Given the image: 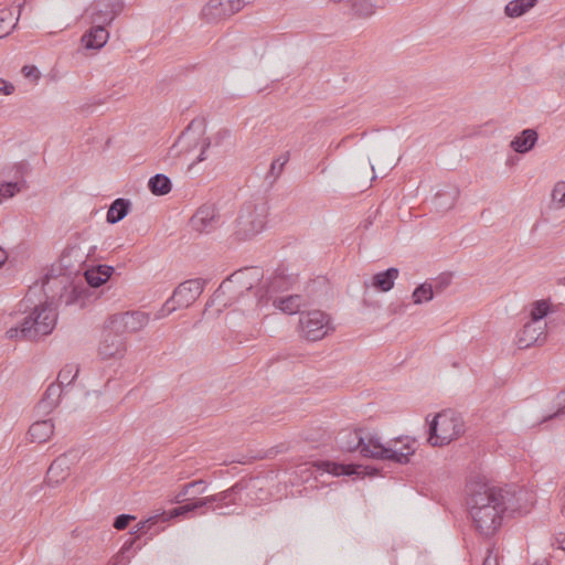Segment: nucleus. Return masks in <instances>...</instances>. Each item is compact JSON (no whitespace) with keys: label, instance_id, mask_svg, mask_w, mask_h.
<instances>
[{"label":"nucleus","instance_id":"1","mask_svg":"<svg viewBox=\"0 0 565 565\" xmlns=\"http://www.w3.org/2000/svg\"><path fill=\"white\" fill-rule=\"evenodd\" d=\"M467 509L472 527L484 537H491L502 526L505 512V492L487 483H471Z\"/></svg>","mask_w":565,"mask_h":565},{"label":"nucleus","instance_id":"2","mask_svg":"<svg viewBox=\"0 0 565 565\" xmlns=\"http://www.w3.org/2000/svg\"><path fill=\"white\" fill-rule=\"evenodd\" d=\"M245 295L256 298V308L263 309L268 305V287L263 281V269L258 267H245L227 277L214 292L212 305L232 306L238 302Z\"/></svg>","mask_w":565,"mask_h":565},{"label":"nucleus","instance_id":"3","mask_svg":"<svg viewBox=\"0 0 565 565\" xmlns=\"http://www.w3.org/2000/svg\"><path fill=\"white\" fill-rule=\"evenodd\" d=\"M231 138V132L226 129H218L210 136L204 135V120L194 119L190 121L189 128L179 137L175 148L190 152L192 148L200 149V154L195 157V162H202L206 159V151L210 148H222Z\"/></svg>","mask_w":565,"mask_h":565},{"label":"nucleus","instance_id":"4","mask_svg":"<svg viewBox=\"0 0 565 565\" xmlns=\"http://www.w3.org/2000/svg\"><path fill=\"white\" fill-rule=\"evenodd\" d=\"M353 437L354 445H345L348 451L359 450L362 456L367 458L391 461L397 465H406L408 462V451L395 452L394 449H386V443L382 441L381 436L375 431L355 430L349 434Z\"/></svg>","mask_w":565,"mask_h":565},{"label":"nucleus","instance_id":"5","mask_svg":"<svg viewBox=\"0 0 565 565\" xmlns=\"http://www.w3.org/2000/svg\"><path fill=\"white\" fill-rule=\"evenodd\" d=\"M465 433L461 415L452 409H444L428 419V444L444 447L459 439Z\"/></svg>","mask_w":565,"mask_h":565},{"label":"nucleus","instance_id":"6","mask_svg":"<svg viewBox=\"0 0 565 565\" xmlns=\"http://www.w3.org/2000/svg\"><path fill=\"white\" fill-rule=\"evenodd\" d=\"M266 217H268V206L265 203H248L241 207L237 220L233 224V239L245 243L260 235L266 226Z\"/></svg>","mask_w":565,"mask_h":565},{"label":"nucleus","instance_id":"7","mask_svg":"<svg viewBox=\"0 0 565 565\" xmlns=\"http://www.w3.org/2000/svg\"><path fill=\"white\" fill-rule=\"evenodd\" d=\"M202 288H204V281L200 278L184 280L181 285L177 286L170 299L158 310L154 319L160 320L177 310L190 308L201 297Z\"/></svg>","mask_w":565,"mask_h":565},{"label":"nucleus","instance_id":"8","mask_svg":"<svg viewBox=\"0 0 565 565\" xmlns=\"http://www.w3.org/2000/svg\"><path fill=\"white\" fill-rule=\"evenodd\" d=\"M333 331L332 320L324 311L313 309L300 312L299 334L307 341L318 342Z\"/></svg>","mask_w":565,"mask_h":565},{"label":"nucleus","instance_id":"9","mask_svg":"<svg viewBox=\"0 0 565 565\" xmlns=\"http://www.w3.org/2000/svg\"><path fill=\"white\" fill-rule=\"evenodd\" d=\"M42 288H44V294H46L47 299H50V302L46 301L44 305H53L54 300L60 299L65 306H83L85 289L70 282L66 276L47 278Z\"/></svg>","mask_w":565,"mask_h":565},{"label":"nucleus","instance_id":"10","mask_svg":"<svg viewBox=\"0 0 565 565\" xmlns=\"http://www.w3.org/2000/svg\"><path fill=\"white\" fill-rule=\"evenodd\" d=\"M149 320L147 312L126 311L116 313L106 320L102 332L116 335L137 333L147 327Z\"/></svg>","mask_w":565,"mask_h":565},{"label":"nucleus","instance_id":"11","mask_svg":"<svg viewBox=\"0 0 565 565\" xmlns=\"http://www.w3.org/2000/svg\"><path fill=\"white\" fill-rule=\"evenodd\" d=\"M56 323V312L50 303H41L29 312V316L23 318L20 326L23 327V332H52Z\"/></svg>","mask_w":565,"mask_h":565},{"label":"nucleus","instance_id":"12","mask_svg":"<svg viewBox=\"0 0 565 565\" xmlns=\"http://www.w3.org/2000/svg\"><path fill=\"white\" fill-rule=\"evenodd\" d=\"M246 6L244 0H209L201 8V19L207 23H216L238 13Z\"/></svg>","mask_w":565,"mask_h":565},{"label":"nucleus","instance_id":"13","mask_svg":"<svg viewBox=\"0 0 565 565\" xmlns=\"http://www.w3.org/2000/svg\"><path fill=\"white\" fill-rule=\"evenodd\" d=\"M547 324L545 322H525L522 329L516 333L518 349L525 350L533 345H542L545 342V330Z\"/></svg>","mask_w":565,"mask_h":565},{"label":"nucleus","instance_id":"14","mask_svg":"<svg viewBox=\"0 0 565 565\" xmlns=\"http://www.w3.org/2000/svg\"><path fill=\"white\" fill-rule=\"evenodd\" d=\"M216 218L217 213H215L214 206L203 205L200 206V209L195 211L194 216L190 218V226H192L195 233H210L214 230Z\"/></svg>","mask_w":565,"mask_h":565},{"label":"nucleus","instance_id":"15","mask_svg":"<svg viewBox=\"0 0 565 565\" xmlns=\"http://www.w3.org/2000/svg\"><path fill=\"white\" fill-rule=\"evenodd\" d=\"M122 334L102 332L100 344H98V354L104 360L116 359L124 353Z\"/></svg>","mask_w":565,"mask_h":565},{"label":"nucleus","instance_id":"16","mask_svg":"<svg viewBox=\"0 0 565 565\" xmlns=\"http://www.w3.org/2000/svg\"><path fill=\"white\" fill-rule=\"evenodd\" d=\"M122 10L119 2L105 1L96 6L95 11L90 13V23L95 25H109Z\"/></svg>","mask_w":565,"mask_h":565},{"label":"nucleus","instance_id":"17","mask_svg":"<svg viewBox=\"0 0 565 565\" xmlns=\"http://www.w3.org/2000/svg\"><path fill=\"white\" fill-rule=\"evenodd\" d=\"M70 466H72V461H70L66 455L55 458L50 468H47V483L56 487L65 481L67 476H70Z\"/></svg>","mask_w":565,"mask_h":565},{"label":"nucleus","instance_id":"18","mask_svg":"<svg viewBox=\"0 0 565 565\" xmlns=\"http://www.w3.org/2000/svg\"><path fill=\"white\" fill-rule=\"evenodd\" d=\"M399 271L395 267L380 271L370 278V281L364 282V287L373 288L376 291L387 292L394 288V281L397 279Z\"/></svg>","mask_w":565,"mask_h":565},{"label":"nucleus","instance_id":"19","mask_svg":"<svg viewBox=\"0 0 565 565\" xmlns=\"http://www.w3.org/2000/svg\"><path fill=\"white\" fill-rule=\"evenodd\" d=\"M105 24H95L89 31L85 32L82 36V43H84L87 50H102L103 46L109 40V32L104 28Z\"/></svg>","mask_w":565,"mask_h":565},{"label":"nucleus","instance_id":"20","mask_svg":"<svg viewBox=\"0 0 565 565\" xmlns=\"http://www.w3.org/2000/svg\"><path fill=\"white\" fill-rule=\"evenodd\" d=\"M535 142H537V132L533 129H523L514 139L510 140V149L519 154H524L534 149Z\"/></svg>","mask_w":565,"mask_h":565},{"label":"nucleus","instance_id":"21","mask_svg":"<svg viewBox=\"0 0 565 565\" xmlns=\"http://www.w3.org/2000/svg\"><path fill=\"white\" fill-rule=\"evenodd\" d=\"M54 425L50 419L36 420L29 426V440L33 444H44L53 436Z\"/></svg>","mask_w":565,"mask_h":565},{"label":"nucleus","instance_id":"22","mask_svg":"<svg viewBox=\"0 0 565 565\" xmlns=\"http://www.w3.org/2000/svg\"><path fill=\"white\" fill-rule=\"evenodd\" d=\"M270 299H273V307L286 316H294L303 307V300L299 295L276 298L269 296Z\"/></svg>","mask_w":565,"mask_h":565},{"label":"nucleus","instance_id":"23","mask_svg":"<svg viewBox=\"0 0 565 565\" xmlns=\"http://www.w3.org/2000/svg\"><path fill=\"white\" fill-rule=\"evenodd\" d=\"M267 50L268 44L262 39H250L243 44L246 61L252 64L263 61Z\"/></svg>","mask_w":565,"mask_h":565},{"label":"nucleus","instance_id":"24","mask_svg":"<svg viewBox=\"0 0 565 565\" xmlns=\"http://www.w3.org/2000/svg\"><path fill=\"white\" fill-rule=\"evenodd\" d=\"M113 274V267L108 265H98L95 268H90L85 270V281H87V285L92 288H98L103 284H105L110 275Z\"/></svg>","mask_w":565,"mask_h":565},{"label":"nucleus","instance_id":"25","mask_svg":"<svg viewBox=\"0 0 565 565\" xmlns=\"http://www.w3.org/2000/svg\"><path fill=\"white\" fill-rule=\"evenodd\" d=\"M21 4L0 10V39L8 36L15 28Z\"/></svg>","mask_w":565,"mask_h":565},{"label":"nucleus","instance_id":"26","mask_svg":"<svg viewBox=\"0 0 565 565\" xmlns=\"http://www.w3.org/2000/svg\"><path fill=\"white\" fill-rule=\"evenodd\" d=\"M551 313V302L546 299L534 300L529 306V321L527 323H545L543 319Z\"/></svg>","mask_w":565,"mask_h":565},{"label":"nucleus","instance_id":"27","mask_svg":"<svg viewBox=\"0 0 565 565\" xmlns=\"http://www.w3.org/2000/svg\"><path fill=\"white\" fill-rule=\"evenodd\" d=\"M535 0H511L504 6V15L509 19L523 17L529 10L534 8Z\"/></svg>","mask_w":565,"mask_h":565},{"label":"nucleus","instance_id":"28","mask_svg":"<svg viewBox=\"0 0 565 565\" xmlns=\"http://www.w3.org/2000/svg\"><path fill=\"white\" fill-rule=\"evenodd\" d=\"M129 201L126 199H115L114 203L109 205L108 214H106V221L108 224L114 225L121 222L122 218L128 215Z\"/></svg>","mask_w":565,"mask_h":565},{"label":"nucleus","instance_id":"29","mask_svg":"<svg viewBox=\"0 0 565 565\" xmlns=\"http://www.w3.org/2000/svg\"><path fill=\"white\" fill-rule=\"evenodd\" d=\"M316 467L333 477L352 476L354 473V468L351 465H339L332 461H318Z\"/></svg>","mask_w":565,"mask_h":565},{"label":"nucleus","instance_id":"30","mask_svg":"<svg viewBox=\"0 0 565 565\" xmlns=\"http://www.w3.org/2000/svg\"><path fill=\"white\" fill-rule=\"evenodd\" d=\"M149 191L156 196L166 195L171 192V180L162 173H157L149 179Z\"/></svg>","mask_w":565,"mask_h":565},{"label":"nucleus","instance_id":"31","mask_svg":"<svg viewBox=\"0 0 565 565\" xmlns=\"http://www.w3.org/2000/svg\"><path fill=\"white\" fill-rule=\"evenodd\" d=\"M61 396V385L52 384L47 386L46 393H44V398L40 401L39 408L44 412H50L53 407L58 404V397Z\"/></svg>","mask_w":565,"mask_h":565},{"label":"nucleus","instance_id":"32","mask_svg":"<svg viewBox=\"0 0 565 565\" xmlns=\"http://www.w3.org/2000/svg\"><path fill=\"white\" fill-rule=\"evenodd\" d=\"M50 333L51 332H39V331H33L31 333H26L23 331V326H13V327H10L9 330H7V333H4V335H7V339H9V340H20V339L34 340L39 337H44Z\"/></svg>","mask_w":565,"mask_h":565},{"label":"nucleus","instance_id":"33","mask_svg":"<svg viewBox=\"0 0 565 565\" xmlns=\"http://www.w3.org/2000/svg\"><path fill=\"white\" fill-rule=\"evenodd\" d=\"M83 241L77 239L76 243L72 244L71 246L66 247L65 249V256L66 257H74L76 259L77 264H83L88 257V253L90 252L92 247H82Z\"/></svg>","mask_w":565,"mask_h":565},{"label":"nucleus","instance_id":"34","mask_svg":"<svg viewBox=\"0 0 565 565\" xmlns=\"http://www.w3.org/2000/svg\"><path fill=\"white\" fill-rule=\"evenodd\" d=\"M386 449H393L396 451V454L403 452L405 454L406 450H409V457L414 455V441H412L407 437H397L394 439H391L386 441Z\"/></svg>","mask_w":565,"mask_h":565},{"label":"nucleus","instance_id":"35","mask_svg":"<svg viewBox=\"0 0 565 565\" xmlns=\"http://www.w3.org/2000/svg\"><path fill=\"white\" fill-rule=\"evenodd\" d=\"M411 299H413V305H422L424 302H429L433 299V287L428 282H424L417 287V289L413 290L411 294Z\"/></svg>","mask_w":565,"mask_h":565},{"label":"nucleus","instance_id":"36","mask_svg":"<svg viewBox=\"0 0 565 565\" xmlns=\"http://www.w3.org/2000/svg\"><path fill=\"white\" fill-rule=\"evenodd\" d=\"M375 3L371 0H356L355 3H353V14H355L356 18H371L375 14Z\"/></svg>","mask_w":565,"mask_h":565},{"label":"nucleus","instance_id":"37","mask_svg":"<svg viewBox=\"0 0 565 565\" xmlns=\"http://www.w3.org/2000/svg\"><path fill=\"white\" fill-rule=\"evenodd\" d=\"M78 367L76 364H67L63 370L60 371V375H57V382H60V386L71 385L72 382L77 377Z\"/></svg>","mask_w":565,"mask_h":565},{"label":"nucleus","instance_id":"38","mask_svg":"<svg viewBox=\"0 0 565 565\" xmlns=\"http://www.w3.org/2000/svg\"><path fill=\"white\" fill-rule=\"evenodd\" d=\"M353 178L356 180H369L373 181L375 179V174H373V163L370 161L361 163V166L355 167L353 169Z\"/></svg>","mask_w":565,"mask_h":565},{"label":"nucleus","instance_id":"39","mask_svg":"<svg viewBox=\"0 0 565 565\" xmlns=\"http://www.w3.org/2000/svg\"><path fill=\"white\" fill-rule=\"evenodd\" d=\"M552 202H554L557 207L563 209L565 206V182L557 181L554 184V189H552Z\"/></svg>","mask_w":565,"mask_h":565},{"label":"nucleus","instance_id":"40","mask_svg":"<svg viewBox=\"0 0 565 565\" xmlns=\"http://www.w3.org/2000/svg\"><path fill=\"white\" fill-rule=\"evenodd\" d=\"M19 191H21V188H19L18 183L9 182V183L1 184L0 185V202H2V200H8V199L14 196L17 193H19Z\"/></svg>","mask_w":565,"mask_h":565},{"label":"nucleus","instance_id":"41","mask_svg":"<svg viewBox=\"0 0 565 565\" xmlns=\"http://www.w3.org/2000/svg\"><path fill=\"white\" fill-rule=\"evenodd\" d=\"M195 509L193 508H190V507H186V505H182V507H179V508H175L173 510L170 511V513L166 514V513H162L160 515H157L158 519L162 518L163 521H169L170 519L172 518H178V516H182V515H185L192 511H194Z\"/></svg>","mask_w":565,"mask_h":565},{"label":"nucleus","instance_id":"42","mask_svg":"<svg viewBox=\"0 0 565 565\" xmlns=\"http://www.w3.org/2000/svg\"><path fill=\"white\" fill-rule=\"evenodd\" d=\"M202 486V480H196L190 483H186L183 486V490L181 492L177 493L175 499H173V503L181 504L184 502V498L190 493V489H194Z\"/></svg>","mask_w":565,"mask_h":565},{"label":"nucleus","instance_id":"43","mask_svg":"<svg viewBox=\"0 0 565 565\" xmlns=\"http://www.w3.org/2000/svg\"><path fill=\"white\" fill-rule=\"evenodd\" d=\"M135 516L130 514H121L117 518H115L114 527L117 531H122L128 526V523L134 521Z\"/></svg>","mask_w":565,"mask_h":565},{"label":"nucleus","instance_id":"44","mask_svg":"<svg viewBox=\"0 0 565 565\" xmlns=\"http://www.w3.org/2000/svg\"><path fill=\"white\" fill-rule=\"evenodd\" d=\"M230 493H231V490H226V491L218 492L215 494H210V495L203 498V500L211 502L213 504L217 503L218 505H222L225 502L226 498H228Z\"/></svg>","mask_w":565,"mask_h":565},{"label":"nucleus","instance_id":"45","mask_svg":"<svg viewBox=\"0 0 565 565\" xmlns=\"http://www.w3.org/2000/svg\"><path fill=\"white\" fill-rule=\"evenodd\" d=\"M557 399H559V406H561L559 409L555 411L554 414L542 416V419L539 422L543 423L545 420H548L551 418H554V417L565 414V392L561 393V395H559V397H557Z\"/></svg>","mask_w":565,"mask_h":565},{"label":"nucleus","instance_id":"46","mask_svg":"<svg viewBox=\"0 0 565 565\" xmlns=\"http://www.w3.org/2000/svg\"><path fill=\"white\" fill-rule=\"evenodd\" d=\"M285 163H287V156H282L273 161V163H270V173L276 175L281 173V169L285 166Z\"/></svg>","mask_w":565,"mask_h":565},{"label":"nucleus","instance_id":"47","mask_svg":"<svg viewBox=\"0 0 565 565\" xmlns=\"http://www.w3.org/2000/svg\"><path fill=\"white\" fill-rule=\"evenodd\" d=\"M13 93V85L0 78V95H11Z\"/></svg>","mask_w":565,"mask_h":565},{"label":"nucleus","instance_id":"48","mask_svg":"<svg viewBox=\"0 0 565 565\" xmlns=\"http://www.w3.org/2000/svg\"><path fill=\"white\" fill-rule=\"evenodd\" d=\"M23 76L28 78H38V68L33 66H23L22 68Z\"/></svg>","mask_w":565,"mask_h":565},{"label":"nucleus","instance_id":"49","mask_svg":"<svg viewBox=\"0 0 565 565\" xmlns=\"http://www.w3.org/2000/svg\"><path fill=\"white\" fill-rule=\"evenodd\" d=\"M210 504H212V503L200 498V499L195 500L194 502L186 503L184 505L192 508L194 510H198V509H201V508L210 505Z\"/></svg>","mask_w":565,"mask_h":565},{"label":"nucleus","instance_id":"50","mask_svg":"<svg viewBox=\"0 0 565 565\" xmlns=\"http://www.w3.org/2000/svg\"><path fill=\"white\" fill-rule=\"evenodd\" d=\"M156 521H158V515H153L148 520L139 522L138 530H136V532H141L148 524H153Z\"/></svg>","mask_w":565,"mask_h":565},{"label":"nucleus","instance_id":"51","mask_svg":"<svg viewBox=\"0 0 565 565\" xmlns=\"http://www.w3.org/2000/svg\"><path fill=\"white\" fill-rule=\"evenodd\" d=\"M482 565H499V563H497V556H494L491 552H488V555H486Z\"/></svg>","mask_w":565,"mask_h":565},{"label":"nucleus","instance_id":"52","mask_svg":"<svg viewBox=\"0 0 565 565\" xmlns=\"http://www.w3.org/2000/svg\"><path fill=\"white\" fill-rule=\"evenodd\" d=\"M7 259H8V254L6 253V250L0 248V267L6 263Z\"/></svg>","mask_w":565,"mask_h":565},{"label":"nucleus","instance_id":"53","mask_svg":"<svg viewBox=\"0 0 565 565\" xmlns=\"http://www.w3.org/2000/svg\"><path fill=\"white\" fill-rule=\"evenodd\" d=\"M374 162L377 163V164H381V162H382V154L381 153L375 156Z\"/></svg>","mask_w":565,"mask_h":565},{"label":"nucleus","instance_id":"54","mask_svg":"<svg viewBox=\"0 0 565 565\" xmlns=\"http://www.w3.org/2000/svg\"><path fill=\"white\" fill-rule=\"evenodd\" d=\"M194 489H196V490H198V494H202V493H204V484H202V486H200V487H196V488H194Z\"/></svg>","mask_w":565,"mask_h":565},{"label":"nucleus","instance_id":"55","mask_svg":"<svg viewBox=\"0 0 565 565\" xmlns=\"http://www.w3.org/2000/svg\"><path fill=\"white\" fill-rule=\"evenodd\" d=\"M559 548L565 551V537L561 539V541H559Z\"/></svg>","mask_w":565,"mask_h":565},{"label":"nucleus","instance_id":"56","mask_svg":"<svg viewBox=\"0 0 565 565\" xmlns=\"http://www.w3.org/2000/svg\"><path fill=\"white\" fill-rule=\"evenodd\" d=\"M394 166L392 159L385 162V168L391 169Z\"/></svg>","mask_w":565,"mask_h":565},{"label":"nucleus","instance_id":"57","mask_svg":"<svg viewBox=\"0 0 565 565\" xmlns=\"http://www.w3.org/2000/svg\"><path fill=\"white\" fill-rule=\"evenodd\" d=\"M534 565H548V564H547V561L541 559V561L534 563Z\"/></svg>","mask_w":565,"mask_h":565},{"label":"nucleus","instance_id":"58","mask_svg":"<svg viewBox=\"0 0 565 565\" xmlns=\"http://www.w3.org/2000/svg\"><path fill=\"white\" fill-rule=\"evenodd\" d=\"M331 1H333V2H341V0H331Z\"/></svg>","mask_w":565,"mask_h":565}]
</instances>
